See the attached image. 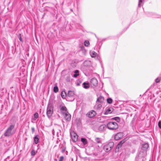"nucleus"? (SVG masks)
Instances as JSON below:
<instances>
[{"label":"nucleus","mask_w":161,"mask_h":161,"mask_svg":"<svg viewBox=\"0 0 161 161\" xmlns=\"http://www.w3.org/2000/svg\"><path fill=\"white\" fill-rule=\"evenodd\" d=\"M14 125L12 124L8 128L4 133V135L5 136H9L14 133V132L13 129L14 127Z\"/></svg>","instance_id":"nucleus-1"},{"label":"nucleus","mask_w":161,"mask_h":161,"mask_svg":"<svg viewBox=\"0 0 161 161\" xmlns=\"http://www.w3.org/2000/svg\"><path fill=\"white\" fill-rule=\"evenodd\" d=\"M107 128L111 130H115L118 128V125L115 122H110L107 124Z\"/></svg>","instance_id":"nucleus-2"},{"label":"nucleus","mask_w":161,"mask_h":161,"mask_svg":"<svg viewBox=\"0 0 161 161\" xmlns=\"http://www.w3.org/2000/svg\"><path fill=\"white\" fill-rule=\"evenodd\" d=\"M53 113V106L52 104H48L47 108L46 114L48 118H50Z\"/></svg>","instance_id":"nucleus-3"},{"label":"nucleus","mask_w":161,"mask_h":161,"mask_svg":"<svg viewBox=\"0 0 161 161\" xmlns=\"http://www.w3.org/2000/svg\"><path fill=\"white\" fill-rule=\"evenodd\" d=\"M114 146V143L112 142H110L105 145L104 149L106 152H108L110 151Z\"/></svg>","instance_id":"nucleus-4"},{"label":"nucleus","mask_w":161,"mask_h":161,"mask_svg":"<svg viewBox=\"0 0 161 161\" xmlns=\"http://www.w3.org/2000/svg\"><path fill=\"white\" fill-rule=\"evenodd\" d=\"M90 84L92 87H95L98 85V81L96 78H93L90 81Z\"/></svg>","instance_id":"nucleus-5"},{"label":"nucleus","mask_w":161,"mask_h":161,"mask_svg":"<svg viewBox=\"0 0 161 161\" xmlns=\"http://www.w3.org/2000/svg\"><path fill=\"white\" fill-rule=\"evenodd\" d=\"M71 138L74 142L77 141L78 138V136L77 134L74 131H72L70 133Z\"/></svg>","instance_id":"nucleus-6"},{"label":"nucleus","mask_w":161,"mask_h":161,"mask_svg":"<svg viewBox=\"0 0 161 161\" xmlns=\"http://www.w3.org/2000/svg\"><path fill=\"white\" fill-rule=\"evenodd\" d=\"M96 114V112L92 110L88 112L86 114V115L89 118H92L94 117Z\"/></svg>","instance_id":"nucleus-7"},{"label":"nucleus","mask_w":161,"mask_h":161,"mask_svg":"<svg viewBox=\"0 0 161 161\" xmlns=\"http://www.w3.org/2000/svg\"><path fill=\"white\" fill-rule=\"evenodd\" d=\"M123 134L121 132L118 133L114 136V139L118 140L123 137Z\"/></svg>","instance_id":"nucleus-8"},{"label":"nucleus","mask_w":161,"mask_h":161,"mask_svg":"<svg viewBox=\"0 0 161 161\" xmlns=\"http://www.w3.org/2000/svg\"><path fill=\"white\" fill-rule=\"evenodd\" d=\"M64 117L66 120L67 121H69L71 119V115L68 113V112H66L64 113Z\"/></svg>","instance_id":"nucleus-9"},{"label":"nucleus","mask_w":161,"mask_h":161,"mask_svg":"<svg viewBox=\"0 0 161 161\" xmlns=\"http://www.w3.org/2000/svg\"><path fill=\"white\" fill-rule=\"evenodd\" d=\"M127 140L126 138H125L123 140H122L117 145V148H119L121 147L122 145V144L124 143Z\"/></svg>","instance_id":"nucleus-10"},{"label":"nucleus","mask_w":161,"mask_h":161,"mask_svg":"<svg viewBox=\"0 0 161 161\" xmlns=\"http://www.w3.org/2000/svg\"><path fill=\"white\" fill-rule=\"evenodd\" d=\"M106 128V126L104 125H100L98 128V130L100 132H103L104 131Z\"/></svg>","instance_id":"nucleus-11"},{"label":"nucleus","mask_w":161,"mask_h":161,"mask_svg":"<svg viewBox=\"0 0 161 161\" xmlns=\"http://www.w3.org/2000/svg\"><path fill=\"white\" fill-rule=\"evenodd\" d=\"M74 94L75 93L74 91H69L67 93V96L69 97H72L74 96Z\"/></svg>","instance_id":"nucleus-12"},{"label":"nucleus","mask_w":161,"mask_h":161,"mask_svg":"<svg viewBox=\"0 0 161 161\" xmlns=\"http://www.w3.org/2000/svg\"><path fill=\"white\" fill-rule=\"evenodd\" d=\"M104 98L103 97L100 96L99 97L97 100V102L98 103H102L103 102Z\"/></svg>","instance_id":"nucleus-13"},{"label":"nucleus","mask_w":161,"mask_h":161,"mask_svg":"<svg viewBox=\"0 0 161 161\" xmlns=\"http://www.w3.org/2000/svg\"><path fill=\"white\" fill-rule=\"evenodd\" d=\"M83 87L85 89H88L89 87V83L84 82L83 83Z\"/></svg>","instance_id":"nucleus-14"},{"label":"nucleus","mask_w":161,"mask_h":161,"mask_svg":"<svg viewBox=\"0 0 161 161\" xmlns=\"http://www.w3.org/2000/svg\"><path fill=\"white\" fill-rule=\"evenodd\" d=\"M90 54L92 57L93 58L96 56L97 53L96 52L92 51L90 52Z\"/></svg>","instance_id":"nucleus-15"},{"label":"nucleus","mask_w":161,"mask_h":161,"mask_svg":"<svg viewBox=\"0 0 161 161\" xmlns=\"http://www.w3.org/2000/svg\"><path fill=\"white\" fill-rule=\"evenodd\" d=\"M39 136L38 135H36L34 137V141L36 144H37L38 142Z\"/></svg>","instance_id":"nucleus-16"},{"label":"nucleus","mask_w":161,"mask_h":161,"mask_svg":"<svg viewBox=\"0 0 161 161\" xmlns=\"http://www.w3.org/2000/svg\"><path fill=\"white\" fill-rule=\"evenodd\" d=\"M101 103L96 102L95 107L97 109H100L102 107V104Z\"/></svg>","instance_id":"nucleus-17"},{"label":"nucleus","mask_w":161,"mask_h":161,"mask_svg":"<svg viewBox=\"0 0 161 161\" xmlns=\"http://www.w3.org/2000/svg\"><path fill=\"white\" fill-rule=\"evenodd\" d=\"M142 147L144 148V150L147 149L148 147V144L147 143H145L142 145Z\"/></svg>","instance_id":"nucleus-18"},{"label":"nucleus","mask_w":161,"mask_h":161,"mask_svg":"<svg viewBox=\"0 0 161 161\" xmlns=\"http://www.w3.org/2000/svg\"><path fill=\"white\" fill-rule=\"evenodd\" d=\"M112 110L110 108H108L106 109L105 112L104 113L105 114H108L110 113H111Z\"/></svg>","instance_id":"nucleus-19"},{"label":"nucleus","mask_w":161,"mask_h":161,"mask_svg":"<svg viewBox=\"0 0 161 161\" xmlns=\"http://www.w3.org/2000/svg\"><path fill=\"white\" fill-rule=\"evenodd\" d=\"M81 141L83 143L84 145H85L87 143V141L86 139L85 138H81Z\"/></svg>","instance_id":"nucleus-20"},{"label":"nucleus","mask_w":161,"mask_h":161,"mask_svg":"<svg viewBox=\"0 0 161 161\" xmlns=\"http://www.w3.org/2000/svg\"><path fill=\"white\" fill-rule=\"evenodd\" d=\"M144 0H139L138 6L140 7L141 6L143 5V3Z\"/></svg>","instance_id":"nucleus-21"},{"label":"nucleus","mask_w":161,"mask_h":161,"mask_svg":"<svg viewBox=\"0 0 161 161\" xmlns=\"http://www.w3.org/2000/svg\"><path fill=\"white\" fill-rule=\"evenodd\" d=\"M58 86H55L53 88L54 92H55L56 93L57 92H58Z\"/></svg>","instance_id":"nucleus-22"},{"label":"nucleus","mask_w":161,"mask_h":161,"mask_svg":"<svg viewBox=\"0 0 161 161\" xmlns=\"http://www.w3.org/2000/svg\"><path fill=\"white\" fill-rule=\"evenodd\" d=\"M61 97L63 98H64L65 96H66V94L65 92H62L61 93Z\"/></svg>","instance_id":"nucleus-23"},{"label":"nucleus","mask_w":161,"mask_h":161,"mask_svg":"<svg viewBox=\"0 0 161 161\" xmlns=\"http://www.w3.org/2000/svg\"><path fill=\"white\" fill-rule=\"evenodd\" d=\"M107 103L109 104H111L112 103V100L111 98H108L107 99Z\"/></svg>","instance_id":"nucleus-24"},{"label":"nucleus","mask_w":161,"mask_h":161,"mask_svg":"<svg viewBox=\"0 0 161 161\" xmlns=\"http://www.w3.org/2000/svg\"><path fill=\"white\" fill-rule=\"evenodd\" d=\"M84 45L86 46H88L89 45V42L88 41H85L84 42Z\"/></svg>","instance_id":"nucleus-25"},{"label":"nucleus","mask_w":161,"mask_h":161,"mask_svg":"<svg viewBox=\"0 0 161 161\" xmlns=\"http://www.w3.org/2000/svg\"><path fill=\"white\" fill-rule=\"evenodd\" d=\"M90 63L89 61H86L84 62V65L85 66H87L88 64H90Z\"/></svg>","instance_id":"nucleus-26"},{"label":"nucleus","mask_w":161,"mask_h":161,"mask_svg":"<svg viewBox=\"0 0 161 161\" xmlns=\"http://www.w3.org/2000/svg\"><path fill=\"white\" fill-rule=\"evenodd\" d=\"M61 109L62 110L65 111H66L65 112H67V108L65 106H63V107H61Z\"/></svg>","instance_id":"nucleus-27"},{"label":"nucleus","mask_w":161,"mask_h":161,"mask_svg":"<svg viewBox=\"0 0 161 161\" xmlns=\"http://www.w3.org/2000/svg\"><path fill=\"white\" fill-rule=\"evenodd\" d=\"M95 141L97 143H100V141L99 138H95Z\"/></svg>","instance_id":"nucleus-28"},{"label":"nucleus","mask_w":161,"mask_h":161,"mask_svg":"<svg viewBox=\"0 0 161 161\" xmlns=\"http://www.w3.org/2000/svg\"><path fill=\"white\" fill-rule=\"evenodd\" d=\"M161 80V79L160 78L158 77L155 80V82L156 83H158L160 82Z\"/></svg>","instance_id":"nucleus-29"},{"label":"nucleus","mask_w":161,"mask_h":161,"mask_svg":"<svg viewBox=\"0 0 161 161\" xmlns=\"http://www.w3.org/2000/svg\"><path fill=\"white\" fill-rule=\"evenodd\" d=\"M113 119L116 120L117 122H119L120 120V118L118 117H114L113 118Z\"/></svg>","instance_id":"nucleus-30"},{"label":"nucleus","mask_w":161,"mask_h":161,"mask_svg":"<svg viewBox=\"0 0 161 161\" xmlns=\"http://www.w3.org/2000/svg\"><path fill=\"white\" fill-rule=\"evenodd\" d=\"M34 116L36 119H37L38 117V114L37 113H35L34 114Z\"/></svg>","instance_id":"nucleus-31"},{"label":"nucleus","mask_w":161,"mask_h":161,"mask_svg":"<svg viewBox=\"0 0 161 161\" xmlns=\"http://www.w3.org/2000/svg\"><path fill=\"white\" fill-rule=\"evenodd\" d=\"M19 40L21 42H22V38H21V34H19Z\"/></svg>","instance_id":"nucleus-32"},{"label":"nucleus","mask_w":161,"mask_h":161,"mask_svg":"<svg viewBox=\"0 0 161 161\" xmlns=\"http://www.w3.org/2000/svg\"><path fill=\"white\" fill-rule=\"evenodd\" d=\"M31 154L32 155H34L35 154V152L34 150H32L31 152Z\"/></svg>","instance_id":"nucleus-33"},{"label":"nucleus","mask_w":161,"mask_h":161,"mask_svg":"<svg viewBox=\"0 0 161 161\" xmlns=\"http://www.w3.org/2000/svg\"><path fill=\"white\" fill-rule=\"evenodd\" d=\"M64 159V157L63 156H61L60 158L59 161H63Z\"/></svg>","instance_id":"nucleus-34"},{"label":"nucleus","mask_w":161,"mask_h":161,"mask_svg":"<svg viewBox=\"0 0 161 161\" xmlns=\"http://www.w3.org/2000/svg\"><path fill=\"white\" fill-rule=\"evenodd\" d=\"M158 125L159 128L161 129V121H159L158 123Z\"/></svg>","instance_id":"nucleus-35"},{"label":"nucleus","mask_w":161,"mask_h":161,"mask_svg":"<svg viewBox=\"0 0 161 161\" xmlns=\"http://www.w3.org/2000/svg\"><path fill=\"white\" fill-rule=\"evenodd\" d=\"M79 75V74H75L73 75V76L74 77H76L77 76H78Z\"/></svg>","instance_id":"nucleus-36"},{"label":"nucleus","mask_w":161,"mask_h":161,"mask_svg":"<svg viewBox=\"0 0 161 161\" xmlns=\"http://www.w3.org/2000/svg\"><path fill=\"white\" fill-rule=\"evenodd\" d=\"M31 130L32 133H33L35 131V128L34 127H32L31 128Z\"/></svg>","instance_id":"nucleus-37"},{"label":"nucleus","mask_w":161,"mask_h":161,"mask_svg":"<svg viewBox=\"0 0 161 161\" xmlns=\"http://www.w3.org/2000/svg\"><path fill=\"white\" fill-rule=\"evenodd\" d=\"M65 148L64 147H63L62 149V152H63V153L65 151Z\"/></svg>","instance_id":"nucleus-38"},{"label":"nucleus","mask_w":161,"mask_h":161,"mask_svg":"<svg viewBox=\"0 0 161 161\" xmlns=\"http://www.w3.org/2000/svg\"><path fill=\"white\" fill-rule=\"evenodd\" d=\"M75 74H78L79 73V71L77 70H75Z\"/></svg>","instance_id":"nucleus-39"},{"label":"nucleus","mask_w":161,"mask_h":161,"mask_svg":"<svg viewBox=\"0 0 161 161\" xmlns=\"http://www.w3.org/2000/svg\"><path fill=\"white\" fill-rule=\"evenodd\" d=\"M69 80H70L69 79H68V80H67V81H69Z\"/></svg>","instance_id":"nucleus-40"},{"label":"nucleus","mask_w":161,"mask_h":161,"mask_svg":"<svg viewBox=\"0 0 161 161\" xmlns=\"http://www.w3.org/2000/svg\"><path fill=\"white\" fill-rule=\"evenodd\" d=\"M27 1L28 2H29L30 0H27Z\"/></svg>","instance_id":"nucleus-41"}]
</instances>
